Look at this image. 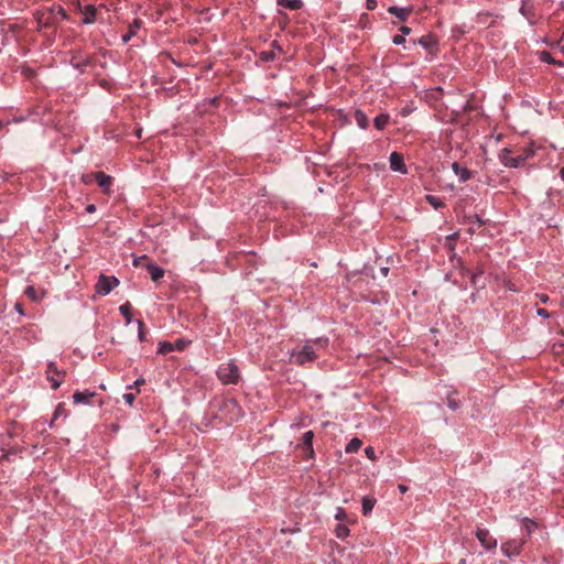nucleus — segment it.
I'll use <instances>...</instances> for the list:
<instances>
[{"label": "nucleus", "mask_w": 564, "mask_h": 564, "mask_svg": "<svg viewBox=\"0 0 564 564\" xmlns=\"http://www.w3.org/2000/svg\"><path fill=\"white\" fill-rule=\"evenodd\" d=\"M276 3L290 10H299L303 7L302 0H278Z\"/></svg>", "instance_id": "18"}, {"label": "nucleus", "mask_w": 564, "mask_h": 564, "mask_svg": "<svg viewBox=\"0 0 564 564\" xmlns=\"http://www.w3.org/2000/svg\"><path fill=\"white\" fill-rule=\"evenodd\" d=\"M24 293L29 299H31L34 302L40 301V299L42 297V295H39L37 291L32 285L28 286Z\"/></svg>", "instance_id": "27"}, {"label": "nucleus", "mask_w": 564, "mask_h": 564, "mask_svg": "<svg viewBox=\"0 0 564 564\" xmlns=\"http://www.w3.org/2000/svg\"><path fill=\"white\" fill-rule=\"evenodd\" d=\"M82 13L84 14L83 22L86 24H91L96 21V8L91 4L86 6L82 9Z\"/></svg>", "instance_id": "14"}, {"label": "nucleus", "mask_w": 564, "mask_h": 564, "mask_svg": "<svg viewBox=\"0 0 564 564\" xmlns=\"http://www.w3.org/2000/svg\"><path fill=\"white\" fill-rule=\"evenodd\" d=\"M336 536L338 539H345L349 535V529L346 527V525H343V524H338L336 527Z\"/></svg>", "instance_id": "29"}, {"label": "nucleus", "mask_w": 564, "mask_h": 564, "mask_svg": "<svg viewBox=\"0 0 564 564\" xmlns=\"http://www.w3.org/2000/svg\"><path fill=\"white\" fill-rule=\"evenodd\" d=\"M533 150L529 147H525V148H522L520 149L518 155H520L521 158H523V162L527 161L529 158H531L533 155Z\"/></svg>", "instance_id": "32"}, {"label": "nucleus", "mask_w": 564, "mask_h": 564, "mask_svg": "<svg viewBox=\"0 0 564 564\" xmlns=\"http://www.w3.org/2000/svg\"><path fill=\"white\" fill-rule=\"evenodd\" d=\"M354 118L356 120V123L361 128V129H366L369 124V120H368V117L367 115L361 111V110H356L355 111V115H354Z\"/></svg>", "instance_id": "20"}, {"label": "nucleus", "mask_w": 564, "mask_h": 564, "mask_svg": "<svg viewBox=\"0 0 564 564\" xmlns=\"http://www.w3.org/2000/svg\"><path fill=\"white\" fill-rule=\"evenodd\" d=\"M173 350H174V344L169 343V341H162V343H160L158 352L162 354V355H166Z\"/></svg>", "instance_id": "26"}, {"label": "nucleus", "mask_w": 564, "mask_h": 564, "mask_svg": "<svg viewBox=\"0 0 564 564\" xmlns=\"http://www.w3.org/2000/svg\"><path fill=\"white\" fill-rule=\"evenodd\" d=\"M122 398L126 401V403H128L129 405H132L134 400H135V394H133V393H124Z\"/></svg>", "instance_id": "37"}, {"label": "nucleus", "mask_w": 564, "mask_h": 564, "mask_svg": "<svg viewBox=\"0 0 564 564\" xmlns=\"http://www.w3.org/2000/svg\"><path fill=\"white\" fill-rule=\"evenodd\" d=\"M119 284V281L115 276H108L105 274H100L99 280L96 284V291L97 293L101 295L109 294L117 285Z\"/></svg>", "instance_id": "4"}, {"label": "nucleus", "mask_w": 564, "mask_h": 564, "mask_svg": "<svg viewBox=\"0 0 564 564\" xmlns=\"http://www.w3.org/2000/svg\"><path fill=\"white\" fill-rule=\"evenodd\" d=\"M119 311H120V313L123 315V317H124V319H126L127 324H130V323H131V318H132V316H131V305H130V303H129V302H127V303H124V304L120 305Z\"/></svg>", "instance_id": "24"}, {"label": "nucleus", "mask_w": 564, "mask_h": 564, "mask_svg": "<svg viewBox=\"0 0 564 564\" xmlns=\"http://www.w3.org/2000/svg\"><path fill=\"white\" fill-rule=\"evenodd\" d=\"M271 47H272V50H273L274 52H275V50H276V51H279V52H281V53L283 52L282 47L280 46V44H279L276 41H273V42L271 43Z\"/></svg>", "instance_id": "48"}, {"label": "nucleus", "mask_w": 564, "mask_h": 564, "mask_svg": "<svg viewBox=\"0 0 564 564\" xmlns=\"http://www.w3.org/2000/svg\"><path fill=\"white\" fill-rule=\"evenodd\" d=\"M462 271L465 273V272H468V270L466 268H462Z\"/></svg>", "instance_id": "58"}, {"label": "nucleus", "mask_w": 564, "mask_h": 564, "mask_svg": "<svg viewBox=\"0 0 564 564\" xmlns=\"http://www.w3.org/2000/svg\"><path fill=\"white\" fill-rule=\"evenodd\" d=\"M460 564H466V563H465V560H462V561H460Z\"/></svg>", "instance_id": "60"}, {"label": "nucleus", "mask_w": 564, "mask_h": 564, "mask_svg": "<svg viewBox=\"0 0 564 564\" xmlns=\"http://www.w3.org/2000/svg\"><path fill=\"white\" fill-rule=\"evenodd\" d=\"M525 543L521 539H511L501 544V552L508 556L513 557L521 553L522 546Z\"/></svg>", "instance_id": "5"}, {"label": "nucleus", "mask_w": 564, "mask_h": 564, "mask_svg": "<svg viewBox=\"0 0 564 564\" xmlns=\"http://www.w3.org/2000/svg\"><path fill=\"white\" fill-rule=\"evenodd\" d=\"M456 235H452L448 237V239H454Z\"/></svg>", "instance_id": "59"}, {"label": "nucleus", "mask_w": 564, "mask_h": 564, "mask_svg": "<svg viewBox=\"0 0 564 564\" xmlns=\"http://www.w3.org/2000/svg\"><path fill=\"white\" fill-rule=\"evenodd\" d=\"M335 518H336L337 520H339V521L344 520V519L346 518V512H345V510H344V509H341V508H339V509L337 510V513H336Z\"/></svg>", "instance_id": "44"}, {"label": "nucleus", "mask_w": 564, "mask_h": 564, "mask_svg": "<svg viewBox=\"0 0 564 564\" xmlns=\"http://www.w3.org/2000/svg\"><path fill=\"white\" fill-rule=\"evenodd\" d=\"M390 167L393 171L400 172L402 174H405L408 172L406 166L404 164L403 155L399 152H392L390 154Z\"/></svg>", "instance_id": "10"}, {"label": "nucleus", "mask_w": 564, "mask_h": 564, "mask_svg": "<svg viewBox=\"0 0 564 564\" xmlns=\"http://www.w3.org/2000/svg\"><path fill=\"white\" fill-rule=\"evenodd\" d=\"M65 413L64 404L59 403L53 414V419L51 421V425H53L54 421L57 420L58 416L63 415Z\"/></svg>", "instance_id": "33"}, {"label": "nucleus", "mask_w": 564, "mask_h": 564, "mask_svg": "<svg viewBox=\"0 0 564 564\" xmlns=\"http://www.w3.org/2000/svg\"><path fill=\"white\" fill-rule=\"evenodd\" d=\"M96 210V206L94 204H89L86 207L87 213H94Z\"/></svg>", "instance_id": "51"}, {"label": "nucleus", "mask_w": 564, "mask_h": 564, "mask_svg": "<svg viewBox=\"0 0 564 564\" xmlns=\"http://www.w3.org/2000/svg\"><path fill=\"white\" fill-rule=\"evenodd\" d=\"M362 445L361 440L354 437L346 446V453H357Z\"/></svg>", "instance_id": "22"}, {"label": "nucleus", "mask_w": 564, "mask_h": 564, "mask_svg": "<svg viewBox=\"0 0 564 564\" xmlns=\"http://www.w3.org/2000/svg\"><path fill=\"white\" fill-rule=\"evenodd\" d=\"M143 262L147 264L149 261L148 257L147 256H142L138 259L134 260V265H142Z\"/></svg>", "instance_id": "40"}, {"label": "nucleus", "mask_w": 564, "mask_h": 564, "mask_svg": "<svg viewBox=\"0 0 564 564\" xmlns=\"http://www.w3.org/2000/svg\"><path fill=\"white\" fill-rule=\"evenodd\" d=\"M523 525L528 534H531L533 528H535V523L533 521H530L528 519L523 520Z\"/></svg>", "instance_id": "35"}, {"label": "nucleus", "mask_w": 564, "mask_h": 564, "mask_svg": "<svg viewBox=\"0 0 564 564\" xmlns=\"http://www.w3.org/2000/svg\"><path fill=\"white\" fill-rule=\"evenodd\" d=\"M365 454H366V456H367L370 460H376V459H377L376 451H375V448H373V447H371V446L366 447V449H365Z\"/></svg>", "instance_id": "34"}, {"label": "nucleus", "mask_w": 564, "mask_h": 564, "mask_svg": "<svg viewBox=\"0 0 564 564\" xmlns=\"http://www.w3.org/2000/svg\"><path fill=\"white\" fill-rule=\"evenodd\" d=\"M54 22L52 21V13H47V14H42L40 18H39V24L41 26H51Z\"/></svg>", "instance_id": "28"}, {"label": "nucleus", "mask_w": 564, "mask_h": 564, "mask_svg": "<svg viewBox=\"0 0 564 564\" xmlns=\"http://www.w3.org/2000/svg\"><path fill=\"white\" fill-rule=\"evenodd\" d=\"M426 202L433 206L435 209H438V208H442L445 206V204L443 203V200L436 196H433V195H426Z\"/></svg>", "instance_id": "25"}, {"label": "nucleus", "mask_w": 564, "mask_h": 564, "mask_svg": "<svg viewBox=\"0 0 564 564\" xmlns=\"http://www.w3.org/2000/svg\"><path fill=\"white\" fill-rule=\"evenodd\" d=\"M46 375L47 380L52 384V389L56 390L64 381L65 371L58 370L54 362H50L47 366Z\"/></svg>", "instance_id": "6"}, {"label": "nucleus", "mask_w": 564, "mask_h": 564, "mask_svg": "<svg viewBox=\"0 0 564 564\" xmlns=\"http://www.w3.org/2000/svg\"><path fill=\"white\" fill-rule=\"evenodd\" d=\"M536 297H539V300L542 303H546L549 301V296L546 294H544V293L536 294Z\"/></svg>", "instance_id": "49"}, {"label": "nucleus", "mask_w": 564, "mask_h": 564, "mask_svg": "<svg viewBox=\"0 0 564 564\" xmlns=\"http://www.w3.org/2000/svg\"><path fill=\"white\" fill-rule=\"evenodd\" d=\"M376 7H377V1L376 0H367L366 1L367 10L372 11V10L376 9Z\"/></svg>", "instance_id": "41"}, {"label": "nucleus", "mask_w": 564, "mask_h": 564, "mask_svg": "<svg viewBox=\"0 0 564 564\" xmlns=\"http://www.w3.org/2000/svg\"><path fill=\"white\" fill-rule=\"evenodd\" d=\"M260 58L263 61V62H271L275 58V52L273 50H270V51H263L261 52L260 54Z\"/></svg>", "instance_id": "31"}, {"label": "nucleus", "mask_w": 564, "mask_h": 564, "mask_svg": "<svg viewBox=\"0 0 564 564\" xmlns=\"http://www.w3.org/2000/svg\"><path fill=\"white\" fill-rule=\"evenodd\" d=\"M400 31L403 33V34H409L411 32V29L408 28V26H401L400 28Z\"/></svg>", "instance_id": "53"}, {"label": "nucleus", "mask_w": 564, "mask_h": 564, "mask_svg": "<svg viewBox=\"0 0 564 564\" xmlns=\"http://www.w3.org/2000/svg\"><path fill=\"white\" fill-rule=\"evenodd\" d=\"M376 500L370 497H364L362 499V512L365 516L369 514L373 507H375Z\"/></svg>", "instance_id": "23"}, {"label": "nucleus", "mask_w": 564, "mask_h": 564, "mask_svg": "<svg viewBox=\"0 0 564 564\" xmlns=\"http://www.w3.org/2000/svg\"><path fill=\"white\" fill-rule=\"evenodd\" d=\"M448 406L452 410H456L459 408V403L455 399L448 398Z\"/></svg>", "instance_id": "43"}, {"label": "nucleus", "mask_w": 564, "mask_h": 564, "mask_svg": "<svg viewBox=\"0 0 564 564\" xmlns=\"http://www.w3.org/2000/svg\"><path fill=\"white\" fill-rule=\"evenodd\" d=\"M389 120H390L389 115H387V113H381V115H379V116H377V117L375 118L373 123H375V127H376L378 130H383V129L387 127V124L389 123Z\"/></svg>", "instance_id": "21"}, {"label": "nucleus", "mask_w": 564, "mask_h": 564, "mask_svg": "<svg viewBox=\"0 0 564 564\" xmlns=\"http://www.w3.org/2000/svg\"><path fill=\"white\" fill-rule=\"evenodd\" d=\"M561 178L564 181V166L560 171Z\"/></svg>", "instance_id": "55"}, {"label": "nucleus", "mask_w": 564, "mask_h": 564, "mask_svg": "<svg viewBox=\"0 0 564 564\" xmlns=\"http://www.w3.org/2000/svg\"><path fill=\"white\" fill-rule=\"evenodd\" d=\"M186 346V343L183 339H177L174 344V349L183 350Z\"/></svg>", "instance_id": "39"}, {"label": "nucleus", "mask_w": 564, "mask_h": 564, "mask_svg": "<svg viewBox=\"0 0 564 564\" xmlns=\"http://www.w3.org/2000/svg\"><path fill=\"white\" fill-rule=\"evenodd\" d=\"M57 13L61 15L62 19H66V11L63 8H58Z\"/></svg>", "instance_id": "52"}, {"label": "nucleus", "mask_w": 564, "mask_h": 564, "mask_svg": "<svg viewBox=\"0 0 564 564\" xmlns=\"http://www.w3.org/2000/svg\"><path fill=\"white\" fill-rule=\"evenodd\" d=\"M217 377L225 384H236L240 378L239 369L232 361L224 364L218 368Z\"/></svg>", "instance_id": "2"}, {"label": "nucleus", "mask_w": 564, "mask_h": 564, "mask_svg": "<svg viewBox=\"0 0 564 564\" xmlns=\"http://www.w3.org/2000/svg\"><path fill=\"white\" fill-rule=\"evenodd\" d=\"M93 181H95V173L86 174L83 176V182L86 184H89Z\"/></svg>", "instance_id": "42"}, {"label": "nucleus", "mask_w": 564, "mask_h": 564, "mask_svg": "<svg viewBox=\"0 0 564 564\" xmlns=\"http://www.w3.org/2000/svg\"><path fill=\"white\" fill-rule=\"evenodd\" d=\"M470 223L478 225V227L482 226V220L477 215L470 217Z\"/></svg>", "instance_id": "45"}, {"label": "nucleus", "mask_w": 564, "mask_h": 564, "mask_svg": "<svg viewBox=\"0 0 564 564\" xmlns=\"http://www.w3.org/2000/svg\"><path fill=\"white\" fill-rule=\"evenodd\" d=\"M536 313H538L539 316H542V317H549L550 316L549 312L545 308H538Z\"/></svg>", "instance_id": "47"}, {"label": "nucleus", "mask_w": 564, "mask_h": 564, "mask_svg": "<svg viewBox=\"0 0 564 564\" xmlns=\"http://www.w3.org/2000/svg\"><path fill=\"white\" fill-rule=\"evenodd\" d=\"M147 269L149 274L151 275V279L155 282L159 281L164 275V270L155 265L153 262H148Z\"/></svg>", "instance_id": "17"}, {"label": "nucleus", "mask_w": 564, "mask_h": 564, "mask_svg": "<svg viewBox=\"0 0 564 564\" xmlns=\"http://www.w3.org/2000/svg\"><path fill=\"white\" fill-rule=\"evenodd\" d=\"M388 12L399 18L401 21H406L408 17L412 12V8H399V7H390Z\"/></svg>", "instance_id": "15"}, {"label": "nucleus", "mask_w": 564, "mask_h": 564, "mask_svg": "<svg viewBox=\"0 0 564 564\" xmlns=\"http://www.w3.org/2000/svg\"><path fill=\"white\" fill-rule=\"evenodd\" d=\"M484 273H485L484 268L481 265H478L476 271L471 274L470 280H471V284L475 288H479V289L485 288V281H482Z\"/></svg>", "instance_id": "13"}, {"label": "nucleus", "mask_w": 564, "mask_h": 564, "mask_svg": "<svg viewBox=\"0 0 564 564\" xmlns=\"http://www.w3.org/2000/svg\"><path fill=\"white\" fill-rule=\"evenodd\" d=\"M541 59L545 63H549V64H555V65H562V63L555 61L551 53L546 52V51H543L541 52Z\"/></svg>", "instance_id": "30"}, {"label": "nucleus", "mask_w": 564, "mask_h": 564, "mask_svg": "<svg viewBox=\"0 0 564 564\" xmlns=\"http://www.w3.org/2000/svg\"><path fill=\"white\" fill-rule=\"evenodd\" d=\"M399 489L401 492H405L408 490V487L404 485H399Z\"/></svg>", "instance_id": "54"}, {"label": "nucleus", "mask_w": 564, "mask_h": 564, "mask_svg": "<svg viewBox=\"0 0 564 564\" xmlns=\"http://www.w3.org/2000/svg\"><path fill=\"white\" fill-rule=\"evenodd\" d=\"M220 411L225 412L229 415V417L227 419L229 422L237 421L241 416V413H242L240 405L237 403V401H235L232 399L224 401L223 408Z\"/></svg>", "instance_id": "7"}, {"label": "nucleus", "mask_w": 564, "mask_h": 564, "mask_svg": "<svg viewBox=\"0 0 564 564\" xmlns=\"http://www.w3.org/2000/svg\"><path fill=\"white\" fill-rule=\"evenodd\" d=\"M313 438L314 432L307 431L302 435L300 443L297 444V448L303 452V457L305 459L314 457Z\"/></svg>", "instance_id": "3"}, {"label": "nucleus", "mask_w": 564, "mask_h": 564, "mask_svg": "<svg viewBox=\"0 0 564 564\" xmlns=\"http://www.w3.org/2000/svg\"><path fill=\"white\" fill-rule=\"evenodd\" d=\"M133 34H134L133 26H130L129 33H127L122 36L123 42H128Z\"/></svg>", "instance_id": "46"}, {"label": "nucleus", "mask_w": 564, "mask_h": 564, "mask_svg": "<svg viewBox=\"0 0 564 564\" xmlns=\"http://www.w3.org/2000/svg\"><path fill=\"white\" fill-rule=\"evenodd\" d=\"M420 45H422L425 50H427L430 53H434L437 51V40L434 35L427 34L423 35L419 40Z\"/></svg>", "instance_id": "12"}, {"label": "nucleus", "mask_w": 564, "mask_h": 564, "mask_svg": "<svg viewBox=\"0 0 564 564\" xmlns=\"http://www.w3.org/2000/svg\"><path fill=\"white\" fill-rule=\"evenodd\" d=\"M327 338H318L314 341H307L297 350H293L290 357L292 364L304 366L307 362H313L318 357V350L327 347Z\"/></svg>", "instance_id": "1"}, {"label": "nucleus", "mask_w": 564, "mask_h": 564, "mask_svg": "<svg viewBox=\"0 0 564 564\" xmlns=\"http://www.w3.org/2000/svg\"><path fill=\"white\" fill-rule=\"evenodd\" d=\"M499 159L502 162V164L508 167H518L520 164L523 163V158H521L518 154L513 155L512 151L509 149H503L499 154Z\"/></svg>", "instance_id": "8"}, {"label": "nucleus", "mask_w": 564, "mask_h": 564, "mask_svg": "<svg viewBox=\"0 0 564 564\" xmlns=\"http://www.w3.org/2000/svg\"><path fill=\"white\" fill-rule=\"evenodd\" d=\"M138 326H139V339L140 340H144L145 339V332H144V323H143V321L139 319L138 321Z\"/></svg>", "instance_id": "36"}, {"label": "nucleus", "mask_w": 564, "mask_h": 564, "mask_svg": "<svg viewBox=\"0 0 564 564\" xmlns=\"http://www.w3.org/2000/svg\"><path fill=\"white\" fill-rule=\"evenodd\" d=\"M95 397V392L76 391L73 395L75 403H88L89 399Z\"/></svg>", "instance_id": "19"}, {"label": "nucleus", "mask_w": 564, "mask_h": 564, "mask_svg": "<svg viewBox=\"0 0 564 564\" xmlns=\"http://www.w3.org/2000/svg\"><path fill=\"white\" fill-rule=\"evenodd\" d=\"M95 182L98 183V185L102 188L104 193L109 194L110 187L113 183V178L110 175L99 171L95 172Z\"/></svg>", "instance_id": "11"}, {"label": "nucleus", "mask_w": 564, "mask_h": 564, "mask_svg": "<svg viewBox=\"0 0 564 564\" xmlns=\"http://www.w3.org/2000/svg\"><path fill=\"white\" fill-rule=\"evenodd\" d=\"M392 42L397 45H400V44H403L405 42V39L403 35L401 34H398V35H394L393 39H392Z\"/></svg>", "instance_id": "38"}, {"label": "nucleus", "mask_w": 564, "mask_h": 564, "mask_svg": "<svg viewBox=\"0 0 564 564\" xmlns=\"http://www.w3.org/2000/svg\"><path fill=\"white\" fill-rule=\"evenodd\" d=\"M381 271H382L383 275H387V273H388V268H382V269H381Z\"/></svg>", "instance_id": "56"}, {"label": "nucleus", "mask_w": 564, "mask_h": 564, "mask_svg": "<svg viewBox=\"0 0 564 564\" xmlns=\"http://www.w3.org/2000/svg\"><path fill=\"white\" fill-rule=\"evenodd\" d=\"M560 50L564 53V44L560 45Z\"/></svg>", "instance_id": "57"}, {"label": "nucleus", "mask_w": 564, "mask_h": 564, "mask_svg": "<svg viewBox=\"0 0 564 564\" xmlns=\"http://www.w3.org/2000/svg\"><path fill=\"white\" fill-rule=\"evenodd\" d=\"M453 172L459 177L462 182H466L470 178V172L468 169L462 166L459 163L454 162L452 164Z\"/></svg>", "instance_id": "16"}, {"label": "nucleus", "mask_w": 564, "mask_h": 564, "mask_svg": "<svg viewBox=\"0 0 564 564\" xmlns=\"http://www.w3.org/2000/svg\"><path fill=\"white\" fill-rule=\"evenodd\" d=\"M476 536L485 549H496L497 540L489 533L487 529H477Z\"/></svg>", "instance_id": "9"}, {"label": "nucleus", "mask_w": 564, "mask_h": 564, "mask_svg": "<svg viewBox=\"0 0 564 564\" xmlns=\"http://www.w3.org/2000/svg\"><path fill=\"white\" fill-rule=\"evenodd\" d=\"M144 383H145V380H144V379H142V378H139V379H137V380L134 381L133 386H134L135 388H139V387L143 386Z\"/></svg>", "instance_id": "50"}]
</instances>
